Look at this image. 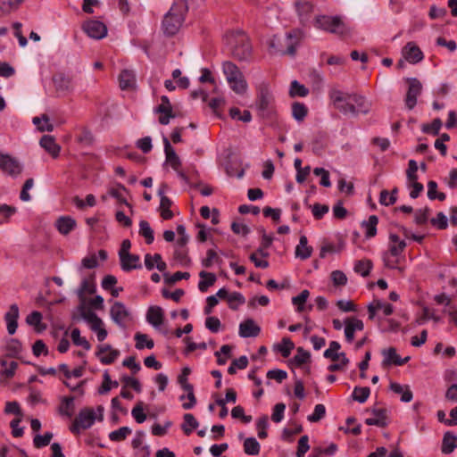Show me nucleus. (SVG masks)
I'll return each instance as SVG.
<instances>
[{"label": "nucleus", "instance_id": "obj_32", "mask_svg": "<svg viewBox=\"0 0 457 457\" xmlns=\"http://www.w3.org/2000/svg\"><path fill=\"white\" fill-rule=\"evenodd\" d=\"M389 387L394 393L401 395L402 402L409 403L412 400L413 395L408 386H402L396 382H391Z\"/></svg>", "mask_w": 457, "mask_h": 457}, {"label": "nucleus", "instance_id": "obj_61", "mask_svg": "<svg viewBox=\"0 0 457 457\" xmlns=\"http://www.w3.org/2000/svg\"><path fill=\"white\" fill-rule=\"evenodd\" d=\"M326 415V407L324 404L319 403L314 407L313 413L307 417L310 422H318L322 420Z\"/></svg>", "mask_w": 457, "mask_h": 457}, {"label": "nucleus", "instance_id": "obj_6", "mask_svg": "<svg viewBox=\"0 0 457 457\" xmlns=\"http://www.w3.org/2000/svg\"><path fill=\"white\" fill-rule=\"evenodd\" d=\"M228 44L230 46L232 55L244 61L250 57L252 53V46L248 37L242 31L233 32L227 36Z\"/></svg>", "mask_w": 457, "mask_h": 457}, {"label": "nucleus", "instance_id": "obj_29", "mask_svg": "<svg viewBox=\"0 0 457 457\" xmlns=\"http://www.w3.org/2000/svg\"><path fill=\"white\" fill-rule=\"evenodd\" d=\"M312 253V247L308 245V240L305 236H301L299 244L295 247V257L301 260H306L311 257Z\"/></svg>", "mask_w": 457, "mask_h": 457}, {"label": "nucleus", "instance_id": "obj_8", "mask_svg": "<svg viewBox=\"0 0 457 457\" xmlns=\"http://www.w3.org/2000/svg\"><path fill=\"white\" fill-rule=\"evenodd\" d=\"M0 170L12 178L18 177L22 171V165L10 154L0 153Z\"/></svg>", "mask_w": 457, "mask_h": 457}, {"label": "nucleus", "instance_id": "obj_28", "mask_svg": "<svg viewBox=\"0 0 457 457\" xmlns=\"http://www.w3.org/2000/svg\"><path fill=\"white\" fill-rule=\"evenodd\" d=\"M456 448H457V436L450 431L445 432L443 436V440H442V446H441L442 453L444 454H450Z\"/></svg>", "mask_w": 457, "mask_h": 457}, {"label": "nucleus", "instance_id": "obj_62", "mask_svg": "<svg viewBox=\"0 0 457 457\" xmlns=\"http://www.w3.org/2000/svg\"><path fill=\"white\" fill-rule=\"evenodd\" d=\"M53 438V433L46 432L43 436L37 435L33 439V444L36 448H42L48 445Z\"/></svg>", "mask_w": 457, "mask_h": 457}, {"label": "nucleus", "instance_id": "obj_47", "mask_svg": "<svg viewBox=\"0 0 457 457\" xmlns=\"http://www.w3.org/2000/svg\"><path fill=\"white\" fill-rule=\"evenodd\" d=\"M1 366L4 368L1 372V375L4 376L6 379H10L15 374V370L18 367V362L14 361L8 362L5 360H2Z\"/></svg>", "mask_w": 457, "mask_h": 457}, {"label": "nucleus", "instance_id": "obj_24", "mask_svg": "<svg viewBox=\"0 0 457 457\" xmlns=\"http://www.w3.org/2000/svg\"><path fill=\"white\" fill-rule=\"evenodd\" d=\"M163 310L157 305L150 306L146 312V320L152 326L157 328L163 322Z\"/></svg>", "mask_w": 457, "mask_h": 457}, {"label": "nucleus", "instance_id": "obj_54", "mask_svg": "<svg viewBox=\"0 0 457 457\" xmlns=\"http://www.w3.org/2000/svg\"><path fill=\"white\" fill-rule=\"evenodd\" d=\"M96 292V285L94 282H89L87 278H84L78 289V296L84 299L85 294L92 295Z\"/></svg>", "mask_w": 457, "mask_h": 457}, {"label": "nucleus", "instance_id": "obj_35", "mask_svg": "<svg viewBox=\"0 0 457 457\" xmlns=\"http://www.w3.org/2000/svg\"><path fill=\"white\" fill-rule=\"evenodd\" d=\"M74 396H64L59 406V413L62 416L71 418L74 411Z\"/></svg>", "mask_w": 457, "mask_h": 457}, {"label": "nucleus", "instance_id": "obj_39", "mask_svg": "<svg viewBox=\"0 0 457 457\" xmlns=\"http://www.w3.org/2000/svg\"><path fill=\"white\" fill-rule=\"evenodd\" d=\"M183 419L184 423L182 424L181 428L184 431V433L188 436L193 432L194 429L198 428L199 422L191 413H186Z\"/></svg>", "mask_w": 457, "mask_h": 457}, {"label": "nucleus", "instance_id": "obj_31", "mask_svg": "<svg viewBox=\"0 0 457 457\" xmlns=\"http://www.w3.org/2000/svg\"><path fill=\"white\" fill-rule=\"evenodd\" d=\"M381 307H385L384 314L389 316L394 312V307L390 303H384L380 300H375L372 303L368 306L369 319L373 320L376 315V312L380 310Z\"/></svg>", "mask_w": 457, "mask_h": 457}, {"label": "nucleus", "instance_id": "obj_44", "mask_svg": "<svg viewBox=\"0 0 457 457\" xmlns=\"http://www.w3.org/2000/svg\"><path fill=\"white\" fill-rule=\"evenodd\" d=\"M172 201L168 196H162L160 201L161 216L163 220H170L173 217V212L170 211Z\"/></svg>", "mask_w": 457, "mask_h": 457}, {"label": "nucleus", "instance_id": "obj_25", "mask_svg": "<svg viewBox=\"0 0 457 457\" xmlns=\"http://www.w3.org/2000/svg\"><path fill=\"white\" fill-rule=\"evenodd\" d=\"M76 226V220L71 216H61L55 221V227L62 235H68Z\"/></svg>", "mask_w": 457, "mask_h": 457}, {"label": "nucleus", "instance_id": "obj_22", "mask_svg": "<svg viewBox=\"0 0 457 457\" xmlns=\"http://www.w3.org/2000/svg\"><path fill=\"white\" fill-rule=\"evenodd\" d=\"M163 145H164V152L166 155V162L170 163V165L172 167V169L176 171L179 170V169L181 166V162L178 154H176L175 150L171 146L169 139L167 137L163 138Z\"/></svg>", "mask_w": 457, "mask_h": 457}, {"label": "nucleus", "instance_id": "obj_17", "mask_svg": "<svg viewBox=\"0 0 457 457\" xmlns=\"http://www.w3.org/2000/svg\"><path fill=\"white\" fill-rule=\"evenodd\" d=\"M404 58L411 63H418L424 58L420 48L413 42H409L403 49Z\"/></svg>", "mask_w": 457, "mask_h": 457}, {"label": "nucleus", "instance_id": "obj_7", "mask_svg": "<svg viewBox=\"0 0 457 457\" xmlns=\"http://www.w3.org/2000/svg\"><path fill=\"white\" fill-rule=\"evenodd\" d=\"M222 70L231 89L239 95L247 90V83L238 67L231 62H224Z\"/></svg>", "mask_w": 457, "mask_h": 457}, {"label": "nucleus", "instance_id": "obj_1", "mask_svg": "<svg viewBox=\"0 0 457 457\" xmlns=\"http://www.w3.org/2000/svg\"><path fill=\"white\" fill-rule=\"evenodd\" d=\"M328 97L335 109L344 115L367 114L370 111L371 104L361 95L348 93L332 87L328 91Z\"/></svg>", "mask_w": 457, "mask_h": 457}, {"label": "nucleus", "instance_id": "obj_27", "mask_svg": "<svg viewBox=\"0 0 457 457\" xmlns=\"http://www.w3.org/2000/svg\"><path fill=\"white\" fill-rule=\"evenodd\" d=\"M295 5L301 23L303 24L308 21L310 15L313 12L312 4L308 1H297Z\"/></svg>", "mask_w": 457, "mask_h": 457}, {"label": "nucleus", "instance_id": "obj_19", "mask_svg": "<svg viewBox=\"0 0 457 457\" xmlns=\"http://www.w3.org/2000/svg\"><path fill=\"white\" fill-rule=\"evenodd\" d=\"M19 307L16 303L10 306L9 311L4 315V320L7 325V331L13 335L18 328Z\"/></svg>", "mask_w": 457, "mask_h": 457}, {"label": "nucleus", "instance_id": "obj_2", "mask_svg": "<svg viewBox=\"0 0 457 457\" xmlns=\"http://www.w3.org/2000/svg\"><path fill=\"white\" fill-rule=\"evenodd\" d=\"M187 11L188 6L186 0H179L172 4L162 20V30L166 36L171 37L179 32Z\"/></svg>", "mask_w": 457, "mask_h": 457}, {"label": "nucleus", "instance_id": "obj_13", "mask_svg": "<svg viewBox=\"0 0 457 457\" xmlns=\"http://www.w3.org/2000/svg\"><path fill=\"white\" fill-rule=\"evenodd\" d=\"M112 320L120 328H125V320L129 316V312L121 302H115L110 310Z\"/></svg>", "mask_w": 457, "mask_h": 457}, {"label": "nucleus", "instance_id": "obj_3", "mask_svg": "<svg viewBox=\"0 0 457 457\" xmlns=\"http://www.w3.org/2000/svg\"><path fill=\"white\" fill-rule=\"evenodd\" d=\"M303 37V31L301 29H294L284 37L275 35L269 43L270 52L274 54L295 55L296 46Z\"/></svg>", "mask_w": 457, "mask_h": 457}, {"label": "nucleus", "instance_id": "obj_53", "mask_svg": "<svg viewBox=\"0 0 457 457\" xmlns=\"http://www.w3.org/2000/svg\"><path fill=\"white\" fill-rule=\"evenodd\" d=\"M310 359L311 353L308 351H305L303 347H298L297 353L292 359V362L300 367L303 364L309 362Z\"/></svg>", "mask_w": 457, "mask_h": 457}, {"label": "nucleus", "instance_id": "obj_18", "mask_svg": "<svg viewBox=\"0 0 457 457\" xmlns=\"http://www.w3.org/2000/svg\"><path fill=\"white\" fill-rule=\"evenodd\" d=\"M373 418L365 420V423L369 426H377L385 428L387 426V411L385 408H373L371 411Z\"/></svg>", "mask_w": 457, "mask_h": 457}, {"label": "nucleus", "instance_id": "obj_43", "mask_svg": "<svg viewBox=\"0 0 457 457\" xmlns=\"http://www.w3.org/2000/svg\"><path fill=\"white\" fill-rule=\"evenodd\" d=\"M309 94V89L297 80H293L290 85L289 96L291 97L300 96L304 97Z\"/></svg>", "mask_w": 457, "mask_h": 457}, {"label": "nucleus", "instance_id": "obj_38", "mask_svg": "<svg viewBox=\"0 0 457 457\" xmlns=\"http://www.w3.org/2000/svg\"><path fill=\"white\" fill-rule=\"evenodd\" d=\"M134 339L136 341L135 346L138 350H142L145 347L152 349L154 346V341L149 338L146 334L137 332L134 336Z\"/></svg>", "mask_w": 457, "mask_h": 457}, {"label": "nucleus", "instance_id": "obj_30", "mask_svg": "<svg viewBox=\"0 0 457 457\" xmlns=\"http://www.w3.org/2000/svg\"><path fill=\"white\" fill-rule=\"evenodd\" d=\"M122 192L128 193V189L120 183H118L115 187L108 189V195L117 200L119 204H125L129 208H132L131 204L128 203L127 199L123 195Z\"/></svg>", "mask_w": 457, "mask_h": 457}, {"label": "nucleus", "instance_id": "obj_46", "mask_svg": "<svg viewBox=\"0 0 457 457\" xmlns=\"http://www.w3.org/2000/svg\"><path fill=\"white\" fill-rule=\"evenodd\" d=\"M33 123L37 126L40 131L51 132L54 130V125L49 122V117L46 114H42L41 117H34Z\"/></svg>", "mask_w": 457, "mask_h": 457}, {"label": "nucleus", "instance_id": "obj_56", "mask_svg": "<svg viewBox=\"0 0 457 457\" xmlns=\"http://www.w3.org/2000/svg\"><path fill=\"white\" fill-rule=\"evenodd\" d=\"M310 295V292L307 289L303 290L298 295L292 298V303L296 306L298 312H301L304 309V304Z\"/></svg>", "mask_w": 457, "mask_h": 457}, {"label": "nucleus", "instance_id": "obj_60", "mask_svg": "<svg viewBox=\"0 0 457 457\" xmlns=\"http://www.w3.org/2000/svg\"><path fill=\"white\" fill-rule=\"evenodd\" d=\"M372 263L369 260H361L356 262L354 265V271L361 274L362 277H367L371 270Z\"/></svg>", "mask_w": 457, "mask_h": 457}, {"label": "nucleus", "instance_id": "obj_12", "mask_svg": "<svg viewBox=\"0 0 457 457\" xmlns=\"http://www.w3.org/2000/svg\"><path fill=\"white\" fill-rule=\"evenodd\" d=\"M381 353L383 355V361H382L383 367H388L391 365L402 366V365L407 363L410 360V356H407L405 358H401L397 354L396 349L395 347H389L387 349H384V350H382Z\"/></svg>", "mask_w": 457, "mask_h": 457}, {"label": "nucleus", "instance_id": "obj_48", "mask_svg": "<svg viewBox=\"0 0 457 457\" xmlns=\"http://www.w3.org/2000/svg\"><path fill=\"white\" fill-rule=\"evenodd\" d=\"M262 243L259 248L257 249L256 253H258L262 257H268L269 253L266 251V249H268L271 245L273 237L272 236L267 235L264 229H262Z\"/></svg>", "mask_w": 457, "mask_h": 457}, {"label": "nucleus", "instance_id": "obj_23", "mask_svg": "<svg viewBox=\"0 0 457 457\" xmlns=\"http://www.w3.org/2000/svg\"><path fill=\"white\" fill-rule=\"evenodd\" d=\"M77 423L79 424V428L83 429L89 428L95 422L96 415L93 409L84 408L82 409L77 418Z\"/></svg>", "mask_w": 457, "mask_h": 457}, {"label": "nucleus", "instance_id": "obj_10", "mask_svg": "<svg viewBox=\"0 0 457 457\" xmlns=\"http://www.w3.org/2000/svg\"><path fill=\"white\" fill-rule=\"evenodd\" d=\"M84 32L94 39H102L107 35L106 25L96 20H88L82 25Z\"/></svg>", "mask_w": 457, "mask_h": 457}, {"label": "nucleus", "instance_id": "obj_16", "mask_svg": "<svg viewBox=\"0 0 457 457\" xmlns=\"http://www.w3.org/2000/svg\"><path fill=\"white\" fill-rule=\"evenodd\" d=\"M96 354L103 364L109 365L115 361L120 355V351L112 349L110 345H104L98 347Z\"/></svg>", "mask_w": 457, "mask_h": 457}, {"label": "nucleus", "instance_id": "obj_41", "mask_svg": "<svg viewBox=\"0 0 457 457\" xmlns=\"http://www.w3.org/2000/svg\"><path fill=\"white\" fill-rule=\"evenodd\" d=\"M139 235L145 237L147 245L152 244L154 240V230L146 220H143L139 222Z\"/></svg>", "mask_w": 457, "mask_h": 457}, {"label": "nucleus", "instance_id": "obj_58", "mask_svg": "<svg viewBox=\"0 0 457 457\" xmlns=\"http://www.w3.org/2000/svg\"><path fill=\"white\" fill-rule=\"evenodd\" d=\"M131 433V429L129 427H121L117 430L112 431L109 434V438L113 442H120L125 440L128 435Z\"/></svg>", "mask_w": 457, "mask_h": 457}, {"label": "nucleus", "instance_id": "obj_5", "mask_svg": "<svg viewBox=\"0 0 457 457\" xmlns=\"http://www.w3.org/2000/svg\"><path fill=\"white\" fill-rule=\"evenodd\" d=\"M314 26L341 37H348L352 33L351 28L339 16L318 15L315 18Z\"/></svg>", "mask_w": 457, "mask_h": 457}, {"label": "nucleus", "instance_id": "obj_40", "mask_svg": "<svg viewBox=\"0 0 457 457\" xmlns=\"http://www.w3.org/2000/svg\"><path fill=\"white\" fill-rule=\"evenodd\" d=\"M244 452L248 455H257L260 453L261 445L254 437H247L244 442Z\"/></svg>", "mask_w": 457, "mask_h": 457}, {"label": "nucleus", "instance_id": "obj_55", "mask_svg": "<svg viewBox=\"0 0 457 457\" xmlns=\"http://www.w3.org/2000/svg\"><path fill=\"white\" fill-rule=\"evenodd\" d=\"M341 345L337 341H331L329 343V347L325 350L323 356L327 359H330L333 361H337L339 359V353L337 351L340 349Z\"/></svg>", "mask_w": 457, "mask_h": 457}, {"label": "nucleus", "instance_id": "obj_20", "mask_svg": "<svg viewBox=\"0 0 457 457\" xmlns=\"http://www.w3.org/2000/svg\"><path fill=\"white\" fill-rule=\"evenodd\" d=\"M119 86L121 90H132L136 88V75L131 70H122L119 75Z\"/></svg>", "mask_w": 457, "mask_h": 457}, {"label": "nucleus", "instance_id": "obj_64", "mask_svg": "<svg viewBox=\"0 0 457 457\" xmlns=\"http://www.w3.org/2000/svg\"><path fill=\"white\" fill-rule=\"evenodd\" d=\"M295 345L288 337H284L280 345H278V350L281 353L282 356L287 358L290 355L291 351L294 349Z\"/></svg>", "mask_w": 457, "mask_h": 457}, {"label": "nucleus", "instance_id": "obj_42", "mask_svg": "<svg viewBox=\"0 0 457 457\" xmlns=\"http://www.w3.org/2000/svg\"><path fill=\"white\" fill-rule=\"evenodd\" d=\"M5 350L8 356L16 358L22 351V345L18 339L11 338L6 343Z\"/></svg>", "mask_w": 457, "mask_h": 457}, {"label": "nucleus", "instance_id": "obj_51", "mask_svg": "<svg viewBox=\"0 0 457 457\" xmlns=\"http://www.w3.org/2000/svg\"><path fill=\"white\" fill-rule=\"evenodd\" d=\"M130 247L131 242L129 239H124L121 243L120 249L119 250V258L122 262L126 259L129 260L132 258L137 260V254L129 253Z\"/></svg>", "mask_w": 457, "mask_h": 457}, {"label": "nucleus", "instance_id": "obj_21", "mask_svg": "<svg viewBox=\"0 0 457 457\" xmlns=\"http://www.w3.org/2000/svg\"><path fill=\"white\" fill-rule=\"evenodd\" d=\"M260 332L261 328L252 319H247L239 325V335L242 337H256Z\"/></svg>", "mask_w": 457, "mask_h": 457}, {"label": "nucleus", "instance_id": "obj_4", "mask_svg": "<svg viewBox=\"0 0 457 457\" xmlns=\"http://www.w3.org/2000/svg\"><path fill=\"white\" fill-rule=\"evenodd\" d=\"M255 108L258 115L262 119L271 120L276 116L274 97L268 85L265 83H262L258 87Z\"/></svg>", "mask_w": 457, "mask_h": 457}, {"label": "nucleus", "instance_id": "obj_26", "mask_svg": "<svg viewBox=\"0 0 457 457\" xmlns=\"http://www.w3.org/2000/svg\"><path fill=\"white\" fill-rule=\"evenodd\" d=\"M40 145L54 158L59 156L61 147L58 144H56L55 139L53 136H43L40 139Z\"/></svg>", "mask_w": 457, "mask_h": 457}, {"label": "nucleus", "instance_id": "obj_11", "mask_svg": "<svg viewBox=\"0 0 457 457\" xmlns=\"http://www.w3.org/2000/svg\"><path fill=\"white\" fill-rule=\"evenodd\" d=\"M161 104L154 109V112L160 113L159 122L162 125H167L171 118L175 117L170 99L166 96H161Z\"/></svg>", "mask_w": 457, "mask_h": 457}, {"label": "nucleus", "instance_id": "obj_50", "mask_svg": "<svg viewBox=\"0 0 457 457\" xmlns=\"http://www.w3.org/2000/svg\"><path fill=\"white\" fill-rule=\"evenodd\" d=\"M71 337L74 345L82 346L87 351L91 348L89 342L80 336V330L78 328L72 329Z\"/></svg>", "mask_w": 457, "mask_h": 457}, {"label": "nucleus", "instance_id": "obj_36", "mask_svg": "<svg viewBox=\"0 0 457 457\" xmlns=\"http://www.w3.org/2000/svg\"><path fill=\"white\" fill-rule=\"evenodd\" d=\"M378 223V218L376 215H370L368 220L361 222V227L365 228V237L370 238L377 234V225Z\"/></svg>", "mask_w": 457, "mask_h": 457}, {"label": "nucleus", "instance_id": "obj_63", "mask_svg": "<svg viewBox=\"0 0 457 457\" xmlns=\"http://www.w3.org/2000/svg\"><path fill=\"white\" fill-rule=\"evenodd\" d=\"M131 414L137 423H143L146 420L144 412V403L139 401L131 411Z\"/></svg>", "mask_w": 457, "mask_h": 457}, {"label": "nucleus", "instance_id": "obj_45", "mask_svg": "<svg viewBox=\"0 0 457 457\" xmlns=\"http://www.w3.org/2000/svg\"><path fill=\"white\" fill-rule=\"evenodd\" d=\"M23 0H0V12L7 14L16 11Z\"/></svg>", "mask_w": 457, "mask_h": 457}, {"label": "nucleus", "instance_id": "obj_34", "mask_svg": "<svg viewBox=\"0 0 457 457\" xmlns=\"http://www.w3.org/2000/svg\"><path fill=\"white\" fill-rule=\"evenodd\" d=\"M42 318L40 312L34 311L27 316L26 322L29 326L34 327L37 332L40 333L46 328V326L42 323Z\"/></svg>", "mask_w": 457, "mask_h": 457}, {"label": "nucleus", "instance_id": "obj_52", "mask_svg": "<svg viewBox=\"0 0 457 457\" xmlns=\"http://www.w3.org/2000/svg\"><path fill=\"white\" fill-rule=\"evenodd\" d=\"M16 211V208L13 206L6 204H0V224L8 222Z\"/></svg>", "mask_w": 457, "mask_h": 457}, {"label": "nucleus", "instance_id": "obj_14", "mask_svg": "<svg viewBox=\"0 0 457 457\" xmlns=\"http://www.w3.org/2000/svg\"><path fill=\"white\" fill-rule=\"evenodd\" d=\"M53 83L59 95H66L72 90L71 79L64 73H55L53 76Z\"/></svg>", "mask_w": 457, "mask_h": 457}, {"label": "nucleus", "instance_id": "obj_59", "mask_svg": "<svg viewBox=\"0 0 457 457\" xmlns=\"http://www.w3.org/2000/svg\"><path fill=\"white\" fill-rule=\"evenodd\" d=\"M120 263L121 270L126 272L131 271L132 270H139L142 268V264L140 262V258L138 255H137V261L136 259L131 258L129 260H124L123 262L120 261Z\"/></svg>", "mask_w": 457, "mask_h": 457}, {"label": "nucleus", "instance_id": "obj_37", "mask_svg": "<svg viewBox=\"0 0 457 457\" xmlns=\"http://www.w3.org/2000/svg\"><path fill=\"white\" fill-rule=\"evenodd\" d=\"M308 114L307 106L300 102H294L292 104V116L293 118L298 121H303Z\"/></svg>", "mask_w": 457, "mask_h": 457}, {"label": "nucleus", "instance_id": "obj_9", "mask_svg": "<svg viewBox=\"0 0 457 457\" xmlns=\"http://www.w3.org/2000/svg\"><path fill=\"white\" fill-rule=\"evenodd\" d=\"M408 90L404 99L405 105L409 110H412L417 104V98L421 94L422 84L416 78H407Z\"/></svg>", "mask_w": 457, "mask_h": 457}, {"label": "nucleus", "instance_id": "obj_33", "mask_svg": "<svg viewBox=\"0 0 457 457\" xmlns=\"http://www.w3.org/2000/svg\"><path fill=\"white\" fill-rule=\"evenodd\" d=\"M199 277L201 280L198 283V288L201 292H206L210 287H212L216 282V275L212 272H207L205 270H202L199 273Z\"/></svg>", "mask_w": 457, "mask_h": 457}, {"label": "nucleus", "instance_id": "obj_49", "mask_svg": "<svg viewBox=\"0 0 457 457\" xmlns=\"http://www.w3.org/2000/svg\"><path fill=\"white\" fill-rule=\"evenodd\" d=\"M370 394V389L368 386H355L353 392V399L361 403L367 401Z\"/></svg>", "mask_w": 457, "mask_h": 457}, {"label": "nucleus", "instance_id": "obj_57", "mask_svg": "<svg viewBox=\"0 0 457 457\" xmlns=\"http://www.w3.org/2000/svg\"><path fill=\"white\" fill-rule=\"evenodd\" d=\"M442 127V120L439 118L434 119L430 124H423L421 130L427 134L437 136Z\"/></svg>", "mask_w": 457, "mask_h": 457}, {"label": "nucleus", "instance_id": "obj_15", "mask_svg": "<svg viewBox=\"0 0 457 457\" xmlns=\"http://www.w3.org/2000/svg\"><path fill=\"white\" fill-rule=\"evenodd\" d=\"M345 336L348 343H352L354 339V332L361 331L364 328L362 320L356 317H348L345 320Z\"/></svg>", "mask_w": 457, "mask_h": 457}]
</instances>
